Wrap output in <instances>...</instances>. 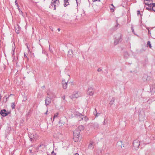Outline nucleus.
I'll list each match as a JSON object with an SVG mask.
<instances>
[{
  "label": "nucleus",
  "mask_w": 155,
  "mask_h": 155,
  "mask_svg": "<svg viewBox=\"0 0 155 155\" xmlns=\"http://www.w3.org/2000/svg\"><path fill=\"white\" fill-rule=\"evenodd\" d=\"M115 36L114 44V45H116L122 41L121 35L120 33H118Z\"/></svg>",
  "instance_id": "obj_1"
},
{
  "label": "nucleus",
  "mask_w": 155,
  "mask_h": 155,
  "mask_svg": "<svg viewBox=\"0 0 155 155\" xmlns=\"http://www.w3.org/2000/svg\"><path fill=\"white\" fill-rule=\"evenodd\" d=\"M11 111L10 110H6L5 109H2L0 111V114L2 116H6L9 115L11 114Z\"/></svg>",
  "instance_id": "obj_2"
},
{
  "label": "nucleus",
  "mask_w": 155,
  "mask_h": 155,
  "mask_svg": "<svg viewBox=\"0 0 155 155\" xmlns=\"http://www.w3.org/2000/svg\"><path fill=\"white\" fill-rule=\"evenodd\" d=\"M53 1V2L51 3V4L49 6V8H50L51 9H52L54 7V10H55L56 9V4H57V5H58L59 3V1L58 0H52Z\"/></svg>",
  "instance_id": "obj_3"
},
{
  "label": "nucleus",
  "mask_w": 155,
  "mask_h": 155,
  "mask_svg": "<svg viewBox=\"0 0 155 155\" xmlns=\"http://www.w3.org/2000/svg\"><path fill=\"white\" fill-rule=\"evenodd\" d=\"M140 142L138 140H134L133 142V146L134 149L137 150L138 148L140 145Z\"/></svg>",
  "instance_id": "obj_4"
},
{
  "label": "nucleus",
  "mask_w": 155,
  "mask_h": 155,
  "mask_svg": "<svg viewBox=\"0 0 155 155\" xmlns=\"http://www.w3.org/2000/svg\"><path fill=\"white\" fill-rule=\"evenodd\" d=\"M81 95L80 92H75L70 97L72 99H73L74 98H78Z\"/></svg>",
  "instance_id": "obj_5"
},
{
  "label": "nucleus",
  "mask_w": 155,
  "mask_h": 155,
  "mask_svg": "<svg viewBox=\"0 0 155 155\" xmlns=\"http://www.w3.org/2000/svg\"><path fill=\"white\" fill-rule=\"evenodd\" d=\"M80 132V130L79 129L78 130L77 129L74 131V139H76V137L78 138L79 137Z\"/></svg>",
  "instance_id": "obj_6"
},
{
  "label": "nucleus",
  "mask_w": 155,
  "mask_h": 155,
  "mask_svg": "<svg viewBox=\"0 0 155 155\" xmlns=\"http://www.w3.org/2000/svg\"><path fill=\"white\" fill-rule=\"evenodd\" d=\"M94 90L91 87H90L88 88V90L87 91V94L88 95L92 96L94 94Z\"/></svg>",
  "instance_id": "obj_7"
},
{
  "label": "nucleus",
  "mask_w": 155,
  "mask_h": 155,
  "mask_svg": "<svg viewBox=\"0 0 155 155\" xmlns=\"http://www.w3.org/2000/svg\"><path fill=\"white\" fill-rule=\"evenodd\" d=\"M95 146V143L93 141H91L88 146V149L92 150Z\"/></svg>",
  "instance_id": "obj_8"
},
{
  "label": "nucleus",
  "mask_w": 155,
  "mask_h": 155,
  "mask_svg": "<svg viewBox=\"0 0 155 155\" xmlns=\"http://www.w3.org/2000/svg\"><path fill=\"white\" fill-rule=\"evenodd\" d=\"M83 116V115H82V114L78 112L77 111H74L73 112V114H72L71 116Z\"/></svg>",
  "instance_id": "obj_9"
},
{
  "label": "nucleus",
  "mask_w": 155,
  "mask_h": 155,
  "mask_svg": "<svg viewBox=\"0 0 155 155\" xmlns=\"http://www.w3.org/2000/svg\"><path fill=\"white\" fill-rule=\"evenodd\" d=\"M63 87L64 89H66L67 88L68 82L65 81V80H63L62 82Z\"/></svg>",
  "instance_id": "obj_10"
},
{
  "label": "nucleus",
  "mask_w": 155,
  "mask_h": 155,
  "mask_svg": "<svg viewBox=\"0 0 155 155\" xmlns=\"http://www.w3.org/2000/svg\"><path fill=\"white\" fill-rule=\"evenodd\" d=\"M51 102V99L48 97H47L45 100V103L46 106H47V105L49 104Z\"/></svg>",
  "instance_id": "obj_11"
},
{
  "label": "nucleus",
  "mask_w": 155,
  "mask_h": 155,
  "mask_svg": "<svg viewBox=\"0 0 155 155\" xmlns=\"http://www.w3.org/2000/svg\"><path fill=\"white\" fill-rule=\"evenodd\" d=\"M68 56L70 58L73 56V51L72 50L70 49L68 52Z\"/></svg>",
  "instance_id": "obj_12"
},
{
  "label": "nucleus",
  "mask_w": 155,
  "mask_h": 155,
  "mask_svg": "<svg viewBox=\"0 0 155 155\" xmlns=\"http://www.w3.org/2000/svg\"><path fill=\"white\" fill-rule=\"evenodd\" d=\"M28 136L29 137V138H30V140L31 141H32L33 140H34V139L33 137V134H32L31 133H29L28 134Z\"/></svg>",
  "instance_id": "obj_13"
},
{
  "label": "nucleus",
  "mask_w": 155,
  "mask_h": 155,
  "mask_svg": "<svg viewBox=\"0 0 155 155\" xmlns=\"http://www.w3.org/2000/svg\"><path fill=\"white\" fill-rule=\"evenodd\" d=\"M150 90L151 93H153L155 92V87L153 86H150Z\"/></svg>",
  "instance_id": "obj_14"
},
{
  "label": "nucleus",
  "mask_w": 155,
  "mask_h": 155,
  "mask_svg": "<svg viewBox=\"0 0 155 155\" xmlns=\"http://www.w3.org/2000/svg\"><path fill=\"white\" fill-rule=\"evenodd\" d=\"M68 0H64V7H66L69 5Z\"/></svg>",
  "instance_id": "obj_15"
},
{
  "label": "nucleus",
  "mask_w": 155,
  "mask_h": 155,
  "mask_svg": "<svg viewBox=\"0 0 155 155\" xmlns=\"http://www.w3.org/2000/svg\"><path fill=\"white\" fill-rule=\"evenodd\" d=\"M33 138L34 140H36L39 138V137L37 134H33Z\"/></svg>",
  "instance_id": "obj_16"
},
{
  "label": "nucleus",
  "mask_w": 155,
  "mask_h": 155,
  "mask_svg": "<svg viewBox=\"0 0 155 155\" xmlns=\"http://www.w3.org/2000/svg\"><path fill=\"white\" fill-rule=\"evenodd\" d=\"M15 31L17 34L19 33V28L18 26L15 28Z\"/></svg>",
  "instance_id": "obj_17"
},
{
  "label": "nucleus",
  "mask_w": 155,
  "mask_h": 155,
  "mask_svg": "<svg viewBox=\"0 0 155 155\" xmlns=\"http://www.w3.org/2000/svg\"><path fill=\"white\" fill-rule=\"evenodd\" d=\"M77 129H79L80 130V131L81 130H83L84 129V127L82 125H80L77 128Z\"/></svg>",
  "instance_id": "obj_18"
},
{
  "label": "nucleus",
  "mask_w": 155,
  "mask_h": 155,
  "mask_svg": "<svg viewBox=\"0 0 155 155\" xmlns=\"http://www.w3.org/2000/svg\"><path fill=\"white\" fill-rule=\"evenodd\" d=\"M144 4H145V6L146 5H147L149 7H152V3H150V4H149V3H147L146 2H144Z\"/></svg>",
  "instance_id": "obj_19"
},
{
  "label": "nucleus",
  "mask_w": 155,
  "mask_h": 155,
  "mask_svg": "<svg viewBox=\"0 0 155 155\" xmlns=\"http://www.w3.org/2000/svg\"><path fill=\"white\" fill-rule=\"evenodd\" d=\"M94 115L95 116H98L100 115V114H99L98 113H97V111L96 109H95V111H94Z\"/></svg>",
  "instance_id": "obj_20"
},
{
  "label": "nucleus",
  "mask_w": 155,
  "mask_h": 155,
  "mask_svg": "<svg viewBox=\"0 0 155 155\" xmlns=\"http://www.w3.org/2000/svg\"><path fill=\"white\" fill-rule=\"evenodd\" d=\"M147 47H149L150 48H151L152 47L151 45L150 44V41H148L147 42Z\"/></svg>",
  "instance_id": "obj_21"
},
{
  "label": "nucleus",
  "mask_w": 155,
  "mask_h": 155,
  "mask_svg": "<svg viewBox=\"0 0 155 155\" xmlns=\"http://www.w3.org/2000/svg\"><path fill=\"white\" fill-rule=\"evenodd\" d=\"M11 107L12 109H14L15 108V103L13 102L11 104Z\"/></svg>",
  "instance_id": "obj_22"
},
{
  "label": "nucleus",
  "mask_w": 155,
  "mask_h": 155,
  "mask_svg": "<svg viewBox=\"0 0 155 155\" xmlns=\"http://www.w3.org/2000/svg\"><path fill=\"white\" fill-rule=\"evenodd\" d=\"M114 97H113L112 98L110 102V105H112L114 103Z\"/></svg>",
  "instance_id": "obj_23"
},
{
  "label": "nucleus",
  "mask_w": 155,
  "mask_h": 155,
  "mask_svg": "<svg viewBox=\"0 0 155 155\" xmlns=\"http://www.w3.org/2000/svg\"><path fill=\"white\" fill-rule=\"evenodd\" d=\"M145 7L146 8V9H147V10H148V11H150V12H151L152 11V9H151V7H147L145 6Z\"/></svg>",
  "instance_id": "obj_24"
},
{
  "label": "nucleus",
  "mask_w": 155,
  "mask_h": 155,
  "mask_svg": "<svg viewBox=\"0 0 155 155\" xmlns=\"http://www.w3.org/2000/svg\"><path fill=\"white\" fill-rule=\"evenodd\" d=\"M124 56L125 58H127L128 56V54L127 52H125L124 53Z\"/></svg>",
  "instance_id": "obj_25"
},
{
  "label": "nucleus",
  "mask_w": 155,
  "mask_h": 155,
  "mask_svg": "<svg viewBox=\"0 0 155 155\" xmlns=\"http://www.w3.org/2000/svg\"><path fill=\"white\" fill-rule=\"evenodd\" d=\"M81 117V118L82 120H85V121L87 120V117Z\"/></svg>",
  "instance_id": "obj_26"
},
{
  "label": "nucleus",
  "mask_w": 155,
  "mask_h": 155,
  "mask_svg": "<svg viewBox=\"0 0 155 155\" xmlns=\"http://www.w3.org/2000/svg\"><path fill=\"white\" fill-rule=\"evenodd\" d=\"M119 26H120V25H119L117 22V24L115 26V28L116 30L117 28Z\"/></svg>",
  "instance_id": "obj_27"
},
{
  "label": "nucleus",
  "mask_w": 155,
  "mask_h": 155,
  "mask_svg": "<svg viewBox=\"0 0 155 155\" xmlns=\"http://www.w3.org/2000/svg\"><path fill=\"white\" fill-rule=\"evenodd\" d=\"M18 11H19V13L21 15H23V12H22V11L20 9V8H19V7H18Z\"/></svg>",
  "instance_id": "obj_28"
},
{
  "label": "nucleus",
  "mask_w": 155,
  "mask_h": 155,
  "mask_svg": "<svg viewBox=\"0 0 155 155\" xmlns=\"http://www.w3.org/2000/svg\"><path fill=\"white\" fill-rule=\"evenodd\" d=\"M73 140L75 141H78L79 140V137L76 138V139H74V137L73 138Z\"/></svg>",
  "instance_id": "obj_29"
},
{
  "label": "nucleus",
  "mask_w": 155,
  "mask_h": 155,
  "mask_svg": "<svg viewBox=\"0 0 155 155\" xmlns=\"http://www.w3.org/2000/svg\"><path fill=\"white\" fill-rule=\"evenodd\" d=\"M143 117H139V120L140 121H142L144 119Z\"/></svg>",
  "instance_id": "obj_30"
},
{
  "label": "nucleus",
  "mask_w": 155,
  "mask_h": 155,
  "mask_svg": "<svg viewBox=\"0 0 155 155\" xmlns=\"http://www.w3.org/2000/svg\"><path fill=\"white\" fill-rule=\"evenodd\" d=\"M11 95H12V94H11L9 95L8 97H6L5 101V103H6L8 99L9 98V97Z\"/></svg>",
  "instance_id": "obj_31"
},
{
  "label": "nucleus",
  "mask_w": 155,
  "mask_h": 155,
  "mask_svg": "<svg viewBox=\"0 0 155 155\" xmlns=\"http://www.w3.org/2000/svg\"><path fill=\"white\" fill-rule=\"evenodd\" d=\"M131 29L132 32L134 34V29L133 27V26H131Z\"/></svg>",
  "instance_id": "obj_32"
},
{
  "label": "nucleus",
  "mask_w": 155,
  "mask_h": 155,
  "mask_svg": "<svg viewBox=\"0 0 155 155\" xmlns=\"http://www.w3.org/2000/svg\"><path fill=\"white\" fill-rule=\"evenodd\" d=\"M15 5H16V6H17V7H19V6H18V5L17 2V0H16L15 2Z\"/></svg>",
  "instance_id": "obj_33"
},
{
  "label": "nucleus",
  "mask_w": 155,
  "mask_h": 155,
  "mask_svg": "<svg viewBox=\"0 0 155 155\" xmlns=\"http://www.w3.org/2000/svg\"><path fill=\"white\" fill-rule=\"evenodd\" d=\"M152 8H155V3H152Z\"/></svg>",
  "instance_id": "obj_34"
},
{
  "label": "nucleus",
  "mask_w": 155,
  "mask_h": 155,
  "mask_svg": "<svg viewBox=\"0 0 155 155\" xmlns=\"http://www.w3.org/2000/svg\"><path fill=\"white\" fill-rule=\"evenodd\" d=\"M152 11H153L155 12V7L151 8Z\"/></svg>",
  "instance_id": "obj_35"
},
{
  "label": "nucleus",
  "mask_w": 155,
  "mask_h": 155,
  "mask_svg": "<svg viewBox=\"0 0 155 155\" xmlns=\"http://www.w3.org/2000/svg\"><path fill=\"white\" fill-rule=\"evenodd\" d=\"M14 54H15V52H13L12 53V57H14V58H15V56H14Z\"/></svg>",
  "instance_id": "obj_36"
},
{
  "label": "nucleus",
  "mask_w": 155,
  "mask_h": 155,
  "mask_svg": "<svg viewBox=\"0 0 155 155\" xmlns=\"http://www.w3.org/2000/svg\"><path fill=\"white\" fill-rule=\"evenodd\" d=\"M92 1L93 2H95L96 1L100 2V0H92Z\"/></svg>",
  "instance_id": "obj_37"
},
{
  "label": "nucleus",
  "mask_w": 155,
  "mask_h": 155,
  "mask_svg": "<svg viewBox=\"0 0 155 155\" xmlns=\"http://www.w3.org/2000/svg\"><path fill=\"white\" fill-rule=\"evenodd\" d=\"M97 71L98 72H100L101 71L102 69L101 68H98Z\"/></svg>",
  "instance_id": "obj_38"
},
{
  "label": "nucleus",
  "mask_w": 155,
  "mask_h": 155,
  "mask_svg": "<svg viewBox=\"0 0 155 155\" xmlns=\"http://www.w3.org/2000/svg\"><path fill=\"white\" fill-rule=\"evenodd\" d=\"M15 48H12V51L13 52H15Z\"/></svg>",
  "instance_id": "obj_39"
},
{
  "label": "nucleus",
  "mask_w": 155,
  "mask_h": 155,
  "mask_svg": "<svg viewBox=\"0 0 155 155\" xmlns=\"http://www.w3.org/2000/svg\"><path fill=\"white\" fill-rule=\"evenodd\" d=\"M56 114L57 115L54 114V116H57L58 115H59V113H57Z\"/></svg>",
  "instance_id": "obj_40"
},
{
  "label": "nucleus",
  "mask_w": 155,
  "mask_h": 155,
  "mask_svg": "<svg viewBox=\"0 0 155 155\" xmlns=\"http://www.w3.org/2000/svg\"><path fill=\"white\" fill-rule=\"evenodd\" d=\"M49 50L50 51V52H52V49H51L50 47V46L49 47Z\"/></svg>",
  "instance_id": "obj_41"
},
{
  "label": "nucleus",
  "mask_w": 155,
  "mask_h": 155,
  "mask_svg": "<svg viewBox=\"0 0 155 155\" xmlns=\"http://www.w3.org/2000/svg\"><path fill=\"white\" fill-rule=\"evenodd\" d=\"M59 123H61L62 124H64V122H61V120H60L59 121Z\"/></svg>",
  "instance_id": "obj_42"
},
{
  "label": "nucleus",
  "mask_w": 155,
  "mask_h": 155,
  "mask_svg": "<svg viewBox=\"0 0 155 155\" xmlns=\"http://www.w3.org/2000/svg\"><path fill=\"white\" fill-rule=\"evenodd\" d=\"M140 11H137V14L138 15H139V14H140Z\"/></svg>",
  "instance_id": "obj_43"
},
{
  "label": "nucleus",
  "mask_w": 155,
  "mask_h": 155,
  "mask_svg": "<svg viewBox=\"0 0 155 155\" xmlns=\"http://www.w3.org/2000/svg\"><path fill=\"white\" fill-rule=\"evenodd\" d=\"M62 98L63 100H64L65 99V96H63L62 97Z\"/></svg>",
  "instance_id": "obj_44"
},
{
  "label": "nucleus",
  "mask_w": 155,
  "mask_h": 155,
  "mask_svg": "<svg viewBox=\"0 0 155 155\" xmlns=\"http://www.w3.org/2000/svg\"><path fill=\"white\" fill-rule=\"evenodd\" d=\"M76 1L77 2V6H78V2L77 0H76Z\"/></svg>",
  "instance_id": "obj_45"
},
{
  "label": "nucleus",
  "mask_w": 155,
  "mask_h": 155,
  "mask_svg": "<svg viewBox=\"0 0 155 155\" xmlns=\"http://www.w3.org/2000/svg\"><path fill=\"white\" fill-rule=\"evenodd\" d=\"M58 31H60V28H58Z\"/></svg>",
  "instance_id": "obj_46"
},
{
  "label": "nucleus",
  "mask_w": 155,
  "mask_h": 155,
  "mask_svg": "<svg viewBox=\"0 0 155 155\" xmlns=\"http://www.w3.org/2000/svg\"><path fill=\"white\" fill-rule=\"evenodd\" d=\"M74 155H79V154L78 153H76L74 154Z\"/></svg>",
  "instance_id": "obj_47"
},
{
  "label": "nucleus",
  "mask_w": 155,
  "mask_h": 155,
  "mask_svg": "<svg viewBox=\"0 0 155 155\" xmlns=\"http://www.w3.org/2000/svg\"><path fill=\"white\" fill-rule=\"evenodd\" d=\"M105 119H104V124H105Z\"/></svg>",
  "instance_id": "obj_48"
},
{
  "label": "nucleus",
  "mask_w": 155,
  "mask_h": 155,
  "mask_svg": "<svg viewBox=\"0 0 155 155\" xmlns=\"http://www.w3.org/2000/svg\"><path fill=\"white\" fill-rule=\"evenodd\" d=\"M47 112H48V110H47L46 112L45 113V114H46Z\"/></svg>",
  "instance_id": "obj_49"
},
{
  "label": "nucleus",
  "mask_w": 155,
  "mask_h": 155,
  "mask_svg": "<svg viewBox=\"0 0 155 155\" xmlns=\"http://www.w3.org/2000/svg\"><path fill=\"white\" fill-rule=\"evenodd\" d=\"M54 153V151H52V152H51V153L53 154V153Z\"/></svg>",
  "instance_id": "obj_50"
},
{
  "label": "nucleus",
  "mask_w": 155,
  "mask_h": 155,
  "mask_svg": "<svg viewBox=\"0 0 155 155\" xmlns=\"http://www.w3.org/2000/svg\"><path fill=\"white\" fill-rule=\"evenodd\" d=\"M52 155H56V153H54L53 154H52Z\"/></svg>",
  "instance_id": "obj_51"
},
{
  "label": "nucleus",
  "mask_w": 155,
  "mask_h": 155,
  "mask_svg": "<svg viewBox=\"0 0 155 155\" xmlns=\"http://www.w3.org/2000/svg\"><path fill=\"white\" fill-rule=\"evenodd\" d=\"M5 97H6V96H5V97H3V99H4V98H5Z\"/></svg>",
  "instance_id": "obj_52"
},
{
  "label": "nucleus",
  "mask_w": 155,
  "mask_h": 155,
  "mask_svg": "<svg viewBox=\"0 0 155 155\" xmlns=\"http://www.w3.org/2000/svg\"><path fill=\"white\" fill-rule=\"evenodd\" d=\"M30 152H31V150H30Z\"/></svg>",
  "instance_id": "obj_53"
},
{
  "label": "nucleus",
  "mask_w": 155,
  "mask_h": 155,
  "mask_svg": "<svg viewBox=\"0 0 155 155\" xmlns=\"http://www.w3.org/2000/svg\"><path fill=\"white\" fill-rule=\"evenodd\" d=\"M55 117H54V119H53V120L54 119V118Z\"/></svg>",
  "instance_id": "obj_54"
},
{
  "label": "nucleus",
  "mask_w": 155,
  "mask_h": 155,
  "mask_svg": "<svg viewBox=\"0 0 155 155\" xmlns=\"http://www.w3.org/2000/svg\"><path fill=\"white\" fill-rule=\"evenodd\" d=\"M147 1V0H145L144 1Z\"/></svg>",
  "instance_id": "obj_55"
}]
</instances>
